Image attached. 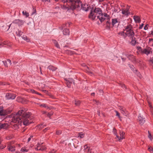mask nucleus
I'll list each match as a JSON object with an SVG mask.
<instances>
[{"instance_id":"nucleus-1","label":"nucleus","mask_w":153,"mask_h":153,"mask_svg":"<svg viewBox=\"0 0 153 153\" xmlns=\"http://www.w3.org/2000/svg\"><path fill=\"white\" fill-rule=\"evenodd\" d=\"M31 113L29 112L22 110L19 111L14 115L12 119V122L15 123L13 127V128L17 129L19 128V126L21 124L22 122L25 125H28L30 124L32 122L29 121L30 120Z\"/></svg>"},{"instance_id":"nucleus-2","label":"nucleus","mask_w":153,"mask_h":153,"mask_svg":"<svg viewBox=\"0 0 153 153\" xmlns=\"http://www.w3.org/2000/svg\"><path fill=\"white\" fill-rule=\"evenodd\" d=\"M90 18L94 20L97 17L101 22H103L105 20L107 19V23H109L108 21L110 19L109 16L106 13H103L102 10L100 8L93 7L89 15Z\"/></svg>"},{"instance_id":"nucleus-3","label":"nucleus","mask_w":153,"mask_h":153,"mask_svg":"<svg viewBox=\"0 0 153 153\" xmlns=\"http://www.w3.org/2000/svg\"><path fill=\"white\" fill-rule=\"evenodd\" d=\"M113 132L114 134L116 136V137L115 138V139H116L117 140L120 141L121 140L124 138L125 133L124 132L121 131H119L120 136L118 135L117 132V130L115 128H114L113 129Z\"/></svg>"},{"instance_id":"nucleus-4","label":"nucleus","mask_w":153,"mask_h":153,"mask_svg":"<svg viewBox=\"0 0 153 153\" xmlns=\"http://www.w3.org/2000/svg\"><path fill=\"white\" fill-rule=\"evenodd\" d=\"M141 52L143 53L146 54L147 55H148L149 54L152 53V50L150 47L147 46L145 48L141 50Z\"/></svg>"},{"instance_id":"nucleus-5","label":"nucleus","mask_w":153,"mask_h":153,"mask_svg":"<svg viewBox=\"0 0 153 153\" xmlns=\"http://www.w3.org/2000/svg\"><path fill=\"white\" fill-rule=\"evenodd\" d=\"M137 120L140 124L141 125L143 124L145 122V118L143 116H142L140 114Z\"/></svg>"},{"instance_id":"nucleus-6","label":"nucleus","mask_w":153,"mask_h":153,"mask_svg":"<svg viewBox=\"0 0 153 153\" xmlns=\"http://www.w3.org/2000/svg\"><path fill=\"white\" fill-rule=\"evenodd\" d=\"M126 36L130 38L134 36V33L133 30L126 32Z\"/></svg>"},{"instance_id":"nucleus-7","label":"nucleus","mask_w":153,"mask_h":153,"mask_svg":"<svg viewBox=\"0 0 153 153\" xmlns=\"http://www.w3.org/2000/svg\"><path fill=\"white\" fill-rule=\"evenodd\" d=\"M6 97L7 99H14L16 97L15 94L11 93H7L6 95Z\"/></svg>"},{"instance_id":"nucleus-8","label":"nucleus","mask_w":153,"mask_h":153,"mask_svg":"<svg viewBox=\"0 0 153 153\" xmlns=\"http://www.w3.org/2000/svg\"><path fill=\"white\" fill-rule=\"evenodd\" d=\"M24 22V21L19 19L15 20L13 22V23L17 24L19 26L22 25Z\"/></svg>"},{"instance_id":"nucleus-9","label":"nucleus","mask_w":153,"mask_h":153,"mask_svg":"<svg viewBox=\"0 0 153 153\" xmlns=\"http://www.w3.org/2000/svg\"><path fill=\"white\" fill-rule=\"evenodd\" d=\"M125 30L126 32L133 30V27L132 25L128 24L127 25L124 27Z\"/></svg>"},{"instance_id":"nucleus-10","label":"nucleus","mask_w":153,"mask_h":153,"mask_svg":"<svg viewBox=\"0 0 153 153\" xmlns=\"http://www.w3.org/2000/svg\"><path fill=\"white\" fill-rule=\"evenodd\" d=\"M2 62L4 65L6 67H8L9 66L11 65L12 64L11 60L9 59H7V61H3Z\"/></svg>"},{"instance_id":"nucleus-11","label":"nucleus","mask_w":153,"mask_h":153,"mask_svg":"<svg viewBox=\"0 0 153 153\" xmlns=\"http://www.w3.org/2000/svg\"><path fill=\"white\" fill-rule=\"evenodd\" d=\"M7 114V112L3 109V107L0 106V115L1 116H4Z\"/></svg>"},{"instance_id":"nucleus-12","label":"nucleus","mask_w":153,"mask_h":153,"mask_svg":"<svg viewBox=\"0 0 153 153\" xmlns=\"http://www.w3.org/2000/svg\"><path fill=\"white\" fill-rule=\"evenodd\" d=\"M122 13L125 15L127 16L130 14V12L128 11V8L122 9Z\"/></svg>"},{"instance_id":"nucleus-13","label":"nucleus","mask_w":153,"mask_h":153,"mask_svg":"<svg viewBox=\"0 0 153 153\" xmlns=\"http://www.w3.org/2000/svg\"><path fill=\"white\" fill-rule=\"evenodd\" d=\"M112 24L113 26H116L119 24V22L117 19H112Z\"/></svg>"},{"instance_id":"nucleus-14","label":"nucleus","mask_w":153,"mask_h":153,"mask_svg":"<svg viewBox=\"0 0 153 153\" xmlns=\"http://www.w3.org/2000/svg\"><path fill=\"white\" fill-rule=\"evenodd\" d=\"M84 148L85 152L87 153H91V149L87 145H85Z\"/></svg>"},{"instance_id":"nucleus-15","label":"nucleus","mask_w":153,"mask_h":153,"mask_svg":"<svg viewBox=\"0 0 153 153\" xmlns=\"http://www.w3.org/2000/svg\"><path fill=\"white\" fill-rule=\"evenodd\" d=\"M8 148L9 150L12 152H13L15 151V147L14 146L10 145L8 146Z\"/></svg>"},{"instance_id":"nucleus-16","label":"nucleus","mask_w":153,"mask_h":153,"mask_svg":"<svg viewBox=\"0 0 153 153\" xmlns=\"http://www.w3.org/2000/svg\"><path fill=\"white\" fill-rule=\"evenodd\" d=\"M120 109L121 110V112L122 114H124L125 116H127V111H126L125 108L122 107H120Z\"/></svg>"},{"instance_id":"nucleus-17","label":"nucleus","mask_w":153,"mask_h":153,"mask_svg":"<svg viewBox=\"0 0 153 153\" xmlns=\"http://www.w3.org/2000/svg\"><path fill=\"white\" fill-rule=\"evenodd\" d=\"M8 126V124L7 123H0V130L2 128H5Z\"/></svg>"},{"instance_id":"nucleus-18","label":"nucleus","mask_w":153,"mask_h":153,"mask_svg":"<svg viewBox=\"0 0 153 153\" xmlns=\"http://www.w3.org/2000/svg\"><path fill=\"white\" fill-rule=\"evenodd\" d=\"M118 34L119 36H122L124 38H126V32L124 33V31H121L118 33Z\"/></svg>"},{"instance_id":"nucleus-19","label":"nucleus","mask_w":153,"mask_h":153,"mask_svg":"<svg viewBox=\"0 0 153 153\" xmlns=\"http://www.w3.org/2000/svg\"><path fill=\"white\" fill-rule=\"evenodd\" d=\"M130 38L131 39V44L133 45H134L136 44V41L135 40L136 39L135 37L134 36Z\"/></svg>"},{"instance_id":"nucleus-20","label":"nucleus","mask_w":153,"mask_h":153,"mask_svg":"<svg viewBox=\"0 0 153 153\" xmlns=\"http://www.w3.org/2000/svg\"><path fill=\"white\" fill-rule=\"evenodd\" d=\"M134 21L136 22H139L140 21V18L138 16H134Z\"/></svg>"},{"instance_id":"nucleus-21","label":"nucleus","mask_w":153,"mask_h":153,"mask_svg":"<svg viewBox=\"0 0 153 153\" xmlns=\"http://www.w3.org/2000/svg\"><path fill=\"white\" fill-rule=\"evenodd\" d=\"M73 82V80L72 79H71L67 81V85L68 87L69 88L70 87V83H71Z\"/></svg>"},{"instance_id":"nucleus-22","label":"nucleus","mask_w":153,"mask_h":153,"mask_svg":"<svg viewBox=\"0 0 153 153\" xmlns=\"http://www.w3.org/2000/svg\"><path fill=\"white\" fill-rule=\"evenodd\" d=\"M29 150L28 149H27L25 147H22L21 150V151L22 152H28Z\"/></svg>"},{"instance_id":"nucleus-23","label":"nucleus","mask_w":153,"mask_h":153,"mask_svg":"<svg viewBox=\"0 0 153 153\" xmlns=\"http://www.w3.org/2000/svg\"><path fill=\"white\" fill-rule=\"evenodd\" d=\"M69 33V30L67 28L63 30V33L64 34L66 35L68 34Z\"/></svg>"},{"instance_id":"nucleus-24","label":"nucleus","mask_w":153,"mask_h":153,"mask_svg":"<svg viewBox=\"0 0 153 153\" xmlns=\"http://www.w3.org/2000/svg\"><path fill=\"white\" fill-rule=\"evenodd\" d=\"M22 14L24 16H25L26 17H28L29 16V13L25 10H24L23 11Z\"/></svg>"},{"instance_id":"nucleus-25","label":"nucleus","mask_w":153,"mask_h":153,"mask_svg":"<svg viewBox=\"0 0 153 153\" xmlns=\"http://www.w3.org/2000/svg\"><path fill=\"white\" fill-rule=\"evenodd\" d=\"M48 68L50 70H51L52 71H55L56 69L55 67L52 65H50L48 67Z\"/></svg>"},{"instance_id":"nucleus-26","label":"nucleus","mask_w":153,"mask_h":153,"mask_svg":"<svg viewBox=\"0 0 153 153\" xmlns=\"http://www.w3.org/2000/svg\"><path fill=\"white\" fill-rule=\"evenodd\" d=\"M16 34L17 35L19 36H21L22 35V33H23L20 30H18L17 31H16Z\"/></svg>"},{"instance_id":"nucleus-27","label":"nucleus","mask_w":153,"mask_h":153,"mask_svg":"<svg viewBox=\"0 0 153 153\" xmlns=\"http://www.w3.org/2000/svg\"><path fill=\"white\" fill-rule=\"evenodd\" d=\"M84 134L80 132L79 133L77 137L82 138L84 137Z\"/></svg>"},{"instance_id":"nucleus-28","label":"nucleus","mask_w":153,"mask_h":153,"mask_svg":"<svg viewBox=\"0 0 153 153\" xmlns=\"http://www.w3.org/2000/svg\"><path fill=\"white\" fill-rule=\"evenodd\" d=\"M21 37L23 39H24L25 40H26L27 42L29 41V39L27 38V37L26 36L23 35L22 36H21Z\"/></svg>"},{"instance_id":"nucleus-29","label":"nucleus","mask_w":153,"mask_h":153,"mask_svg":"<svg viewBox=\"0 0 153 153\" xmlns=\"http://www.w3.org/2000/svg\"><path fill=\"white\" fill-rule=\"evenodd\" d=\"M80 102L78 100L75 101V104L76 105L78 106L80 104Z\"/></svg>"},{"instance_id":"nucleus-30","label":"nucleus","mask_w":153,"mask_h":153,"mask_svg":"<svg viewBox=\"0 0 153 153\" xmlns=\"http://www.w3.org/2000/svg\"><path fill=\"white\" fill-rule=\"evenodd\" d=\"M148 150L151 153H153V148L151 147H149L148 148Z\"/></svg>"},{"instance_id":"nucleus-31","label":"nucleus","mask_w":153,"mask_h":153,"mask_svg":"<svg viewBox=\"0 0 153 153\" xmlns=\"http://www.w3.org/2000/svg\"><path fill=\"white\" fill-rule=\"evenodd\" d=\"M148 132H149V135H148V137L150 139V140H152V139L153 138V136H152L151 134L149 133V131H148Z\"/></svg>"},{"instance_id":"nucleus-32","label":"nucleus","mask_w":153,"mask_h":153,"mask_svg":"<svg viewBox=\"0 0 153 153\" xmlns=\"http://www.w3.org/2000/svg\"><path fill=\"white\" fill-rule=\"evenodd\" d=\"M39 147L38 146L37 148H36V149L37 150H41V151L45 149H44V147H42L41 148H39Z\"/></svg>"},{"instance_id":"nucleus-33","label":"nucleus","mask_w":153,"mask_h":153,"mask_svg":"<svg viewBox=\"0 0 153 153\" xmlns=\"http://www.w3.org/2000/svg\"><path fill=\"white\" fill-rule=\"evenodd\" d=\"M30 91H31V92H32V93H35V94H39V95H40V94L39 93H38L36 92L34 90H33V89L30 90Z\"/></svg>"},{"instance_id":"nucleus-34","label":"nucleus","mask_w":153,"mask_h":153,"mask_svg":"<svg viewBox=\"0 0 153 153\" xmlns=\"http://www.w3.org/2000/svg\"><path fill=\"white\" fill-rule=\"evenodd\" d=\"M54 43L55 44V45L56 46V47H57L58 48H59V45L57 42L56 41H54Z\"/></svg>"},{"instance_id":"nucleus-35","label":"nucleus","mask_w":153,"mask_h":153,"mask_svg":"<svg viewBox=\"0 0 153 153\" xmlns=\"http://www.w3.org/2000/svg\"><path fill=\"white\" fill-rule=\"evenodd\" d=\"M115 112L116 114V116H118L119 117H120V113L116 111H115Z\"/></svg>"},{"instance_id":"nucleus-36","label":"nucleus","mask_w":153,"mask_h":153,"mask_svg":"<svg viewBox=\"0 0 153 153\" xmlns=\"http://www.w3.org/2000/svg\"><path fill=\"white\" fill-rule=\"evenodd\" d=\"M40 106H41L42 107H45V108L47 107L46 105L45 104H41L40 105ZM47 107L48 108V107Z\"/></svg>"},{"instance_id":"nucleus-37","label":"nucleus","mask_w":153,"mask_h":153,"mask_svg":"<svg viewBox=\"0 0 153 153\" xmlns=\"http://www.w3.org/2000/svg\"><path fill=\"white\" fill-rule=\"evenodd\" d=\"M53 114V113L52 112H51L50 113H47V116L50 117V116L52 115V114Z\"/></svg>"},{"instance_id":"nucleus-38","label":"nucleus","mask_w":153,"mask_h":153,"mask_svg":"<svg viewBox=\"0 0 153 153\" xmlns=\"http://www.w3.org/2000/svg\"><path fill=\"white\" fill-rule=\"evenodd\" d=\"M61 133V131H57L56 132V134H57L59 135Z\"/></svg>"},{"instance_id":"nucleus-39","label":"nucleus","mask_w":153,"mask_h":153,"mask_svg":"<svg viewBox=\"0 0 153 153\" xmlns=\"http://www.w3.org/2000/svg\"><path fill=\"white\" fill-rule=\"evenodd\" d=\"M56 152V150H55L54 149H53L52 150L51 152H50V153H55Z\"/></svg>"},{"instance_id":"nucleus-40","label":"nucleus","mask_w":153,"mask_h":153,"mask_svg":"<svg viewBox=\"0 0 153 153\" xmlns=\"http://www.w3.org/2000/svg\"><path fill=\"white\" fill-rule=\"evenodd\" d=\"M150 62L152 64V65L153 66V58H151V59L150 60Z\"/></svg>"},{"instance_id":"nucleus-41","label":"nucleus","mask_w":153,"mask_h":153,"mask_svg":"<svg viewBox=\"0 0 153 153\" xmlns=\"http://www.w3.org/2000/svg\"><path fill=\"white\" fill-rule=\"evenodd\" d=\"M148 29V25H146L144 27V29L145 30H146Z\"/></svg>"},{"instance_id":"nucleus-42","label":"nucleus","mask_w":153,"mask_h":153,"mask_svg":"<svg viewBox=\"0 0 153 153\" xmlns=\"http://www.w3.org/2000/svg\"><path fill=\"white\" fill-rule=\"evenodd\" d=\"M44 126H45V125H44L43 124H42L40 126V128H44Z\"/></svg>"},{"instance_id":"nucleus-43","label":"nucleus","mask_w":153,"mask_h":153,"mask_svg":"<svg viewBox=\"0 0 153 153\" xmlns=\"http://www.w3.org/2000/svg\"><path fill=\"white\" fill-rule=\"evenodd\" d=\"M143 25H144V24H141V25H140L139 28V29H142V28L143 27Z\"/></svg>"},{"instance_id":"nucleus-44","label":"nucleus","mask_w":153,"mask_h":153,"mask_svg":"<svg viewBox=\"0 0 153 153\" xmlns=\"http://www.w3.org/2000/svg\"><path fill=\"white\" fill-rule=\"evenodd\" d=\"M42 1H43V2H45V1H46L50 2V0H42Z\"/></svg>"},{"instance_id":"nucleus-45","label":"nucleus","mask_w":153,"mask_h":153,"mask_svg":"<svg viewBox=\"0 0 153 153\" xmlns=\"http://www.w3.org/2000/svg\"><path fill=\"white\" fill-rule=\"evenodd\" d=\"M48 128H45L44 130V131H46L47 130H48Z\"/></svg>"},{"instance_id":"nucleus-46","label":"nucleus","mask_w":153,"mask_h":153,"mask_svg":"<svg viewBox=\"0 0 153 153\" xmlns=\"http://www.w3.org/2000/svg\"><path fill=\"white\" fill-rule=\"evenodd\" d=\"M31 140V137H29L28 138V140H27V141H28V142H29L30 140Z\"/></svg>"},{"instance_id":"nucleus-47","label":"nucleus","mask_w":153,"mask_h":153,"mask_svg":"<svg viewBox=\"0 0 153 153\" xmlns=\"http://www.w3.org/2000/svg\"><path fill=\"white\" fill-rule=\"evenodd\" d=\"M153 40V39H149V42H151V41H152Z\"/></svg>"},{"instance_id":"nucleus-48","label":"nucleus","mask_w":153,"mask_h":153,"mask_svg":"<svg viewBox=\"0 0 153 153\" xmlns=\"http://www.w3.org/2000/svg\"><path fill=\"white\" fill-rule=\"evenodd\" d=\"M137 74V75L138 76L140 77V78H141L140 77V74H139V72L138 73V74L137 73V74Z\"/></svg>"},{"instance_id":"nucleus-49","label":"nucleus","mask_w":153,"mask_h":153,"mask_svg":"<svg viewBox=\"0 0 153 153\" xmlns=\"http://www.w3.org/2000/svg\"><path fill=\"white\" fill-rule=\"evenodd\" d=\"M129 56V57H128V58L129 59H130V57H131V58L133 57V56H131V55H130V56Z\"/></svg>"},{"instance_id":"nucleus-50","label":"nucleus","mask_w":153,"mask_h":153,"mask_svg":"<svg viewBox=\"0 0 153 153\" xmlns=\"http://www.w3.org/2000/svg\"><path fill=\"white\" fill-rule=\"evenodd\" d=\"M39 69H40V72H41V74H42V71H42V69H41V67H39Z\"/></svg>"},{"instance_id":"nucleus-51","label":"nucleus","mask_w":153,"mask_h":153,"mask_svg":"<svg viewBox=\"0 0 153 153\" xmlns=\"http://www.w3.org/2000/svg\"><path fill=\"white\" fill-rule=\"evenodd\" d=\"M151 34L153 35V30L151 31Z\"/></svg>"},{"instance_id":"nucleus-52","label":"nucleus","mask_w":153,"mask_h":153,"mask_svg":"<svg viewBox=\"0 0 153 153\" xmlns=\"http://www.w3.org/2000/svg\"><path fill=\"white\" fill-rule=\"evenodd\" d=\"M43 114H47V112L45 111H43Z\"/></svg>"},{"instance_id":"nucleus-53","label":"nucleus","mask_w":153,"mask_h":153,"mask_svg":"<svg viewBox=\"0 0 153 153\" xmlns=\"http://www.w3.org/2000/svg\"><path fill=\"white\" fill-rule=\"evenodd\" d=\"M94 93H93L91 94V95L92 96H94Z\"/></svg>"},{"instance_id":"nucleus-54","label":"nucleus","mask_w":153,"mask_h":153,"mask_svg":"<svg viewBox=\"0 0 153 153\" xmlns=\"http://www.w3.org/2000/svg\"><path fill=\"white\" fill-rule=\"evenodd\" d=\"M11 25V24H10V26H9L8 28V29H7V30H8L9 29V28H10V26Z\"/></svg>"},{"instance_id":"nucleus-55","label":"nucleus","mask_w":153,"mask_h":153,"mask_svg":"<svg viewBox=\"0 0 153 153\" xmlns=\"http://www.w3.org/2000/svg\"><path fill=\"white\" fill-rule=\"evenodd\" d=\"M4 44L3 43V44H0V45H2V46H3L4 45Z\"/></svg>"},{"instance_id":"nucleus-56","label":"nucleus","mask_w":153,"mask_h":153,"mask_svg":"<svg viewBox=\"0 0 153 153\" xmlns=\"http://www.w3.org/2000/svg\"><path fill=\"white\" fill-rule=\"evenodd\" d=\"M137 48H138V49H141V48L140 47H137Z\"/></svg>"},{"instance_id":"nucleus-57","label":"nucleus","mask_w":153,"mask_h":153,"mask_svg":"<svg viewBox=\"0 0 153 153\" xmlns=\"http://www.w3.org/2000/svg\"><path fill=\"white\" fill-rule=\"evenodd\" d=\"M7 26V25L5 24L4 25H3V26H2V27H3L4 26L5 27H6V26Z\"/></svg>"},{"instance_id":"nucleus-58","label":"nucleus","mask_w":153,"mask_h":153,"mask_svg":"<svg viewBox=\"0 0 153 153\" xmlns=\"http://www.w3.org/2000/svg\"><path fill=\"white\" fill-rule=\"evenodd\" d=\"M16 62H13V63H14V64H16Z\"/></svg>"},{"instance_id":"nucleus-59","label":"nucleus","mask_w":153,"mask_h":153,"mask_svg":"<svg viewBox=\"0 0 153 153\" xmlns=\"http://www.w3.org/2000/svg\"><path fill=\"white\" fill-rule=\"evenodd\" d=\"M33 137V136H31L30 137H31H31Z\"/></svg>"},{"instance_id":"nucleus-60","label":"nucleus","mask_w":153,"mask_h":153,"mask_svg":"<svg viewBox=\"0 0 153 153\" xmlns=\"http://www.w3.org/2000/svg\"><path fill=\"white\" fill-rule=\"evenodd\" d=\"M135 72H137V70H135Z\"/></svg>"},{"instance_id":"nucleus-61","label":"nucleus","mask_w":153,"mask_h":153,"mask_svg":"<svg viewBox=\"0 0 153 153\" xmlns=\"http://www.w3.org/2000/svg\"><path fill=\"white\" fill-rule=\"evenodd\" d=\"M3 29H4V30H6V28Z\"/></svg>"},{"instance_id":"nucleus-62","label":"nucleus","mask_w":153,"mask_h":153,"mask_svg":"<svg viewBox=\"0 0 153 153\" xmlns=\"http://www.w3.org/2000/svg\"><path fill=\"white\" fill-rule=\"evenodd\" d=\"M56 1H57L58 0H55Z\"/></svg>"},{"instance_id":"nucleus-63","label":"nucleus","mask_w":153,"mask_h":153,"mask_svg":"<svg viewBox=\"0 0 153 153\" xmlns=\"http://www.w3.org/2000/svg\"><path fill=\"white\" fill-rule=\"evenodd\" d=\"M122 59H123V58H122Z\"/></svg>"},{"instance_id":"nucleus-64","label":"nucleus","mask_w":153,"mask_h":153,"mask_svg":"<svg viewBox=\"0 0 153 153\" xmlns=\"http://www.w3.org/2000/svg\"><path fill=\"white\" fill-rule=\"evenodd\" d=\"M1 84V83H0V84Z\"/></svg>"}]
</instances>
